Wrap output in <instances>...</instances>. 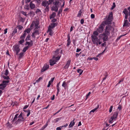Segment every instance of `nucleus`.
I'll use <instances>...</instances> for the list:
<instances>
[{"instance_id":"nucleus-23","label":"nucleus","mask_w":130,"mask_h":130,"mask_svg":"<svg viewBox=\"0 0 130 130\" xmlns=\"http://www.w3.org/2000/svg\"><path fill=\"white\" fill-rule=\"evenodd\" d=\"M68 39L67 40L68 43L67 44V46H68L70 44L71 40L70 39V37L69 35L68 36Z\"/></svg>"},{"instance_id":"nucleus-3","label":"nucleus","mask_w":130,"mask_h":130,"mask_svg":"<svg viewBox=\"0 0 130 130\" xmlns=\"http://www.w3.org/2000/svg\"><path fill=\"white\" fill-rule=\"evenodd\" d=\"M8 83V80L3 81L2 83L0 84V89L3 90Z\"/></svg>"},{"instance_id":"nucleus-7","label":"nucleus","mask_w":130,"mask_h":130,"mask_svg":"<svg viewBox=\"0 0 130 130\" xmlns=\"http://www.w3.org/2000/svg\"><path fill=\"white\" fill-rule=\"evenodd\" d=\"M104 25L103 23L100 25L99 27L97 29V31L99 33H102L103 31Z\"/></svg>"},{"instance_id":"nucleus-44","label":"nucleus","mask_w":130,"mask_h":130,"mask_svg":"<svg viewBox=\"0 0 130 130\" xmlns=\"http://www.w3.org/2000/svg\"><path fill=\"white\" fill-rule=\"evenodd\" d=\"M59 53V50H57L55 51V55L56 56Z\"/></svg>"},{"instance_id":"nucleus-35","label":"nucleus","mask_w":130,"mask_h":130,"mask_svg":"<svg viewBox=\"0 0 130 130\" xmlns=\"http://www.w3.org/2000/svg\"><path fill=\"white\" fill-rule=\"evenodd\" d=\"M23 110L25 112H27L28 113L27 116V117H28L30 113V110Z\"/></svg>"},{"instance_id":"nucleus-29","label":"nucleus","mask_w":130,"mask_h":130,"mask_svg":"<svg viewBox=\"0 0 130 130\" xmlns=\"http://www.w3.org/2000/svg\"><path fill=\"white\" fill-rule=\"evenodd\" d=\"M29 48V46H27L25 47L23 50V51L24 52H25Z\"/></svg>"},{"instance_id":"nucleus-64","label":"nucleus","mask_w":130,"mask_h":130,"mask_svg":"<svg viewBox=\"0 0 130 130\" xmlns=\"http://www.w3.org/2000/svg\"><path fill=\"white\" fill-rule=\"evenodd\" d=\"M61 128L60 126L59 127H58L56 128V130H62L61 129Z\"/></svg>"},{"instance_id":"nucleus-16","label":"nucleus","mask_w":130,"mask_h":130,"mask_svg":"<svg viewBox=\"0 0 130 130\" xmlns=\"http://www.w3.org/2000/svg\"><path fill=\"white\" fill-rule=\"evenodd\" d=\"M56 62L54 59H52L50 60V65L51 66H53L56 63Z\"/></svg>"},{"instance_id":"nucleus-25","label":"nucleus","mask_w":130,"mask_h":130,"mask_svg":"<svg viewBox=\"0 0 130 130\" xmlns=\"http://www.w3.org/2000/svg\"><path fill=\"white\" fill-rule=\"evenodd\" d=\"M56 15V13L55 12H53L52 14L50 16V19L52 18H54Z\"/></svg>"},{"instance_id":"nucleus-18","label":"nucleus","mask_w":130,"mask_h":130,"mask_svg":"<svg viewBox=\"0 0 130 130\" xmlns=\"http://www.w3.org/2000/svg\"><path fill=\"white\" fill-rule=\"evenodd\" d=\"M71 60H68L67 62V63L65 66L64 67L65 68H68L69 67L70 63Z\"/></svg>"},{"instance_id":"nucleus-42","label":"nucleus","mask_w":130,"mask_h":130,"mask_svg":"<svg viewBox=\"0 0 130 130\" xmlns=\"http://www.w3.org/2000/svg\"><path fill=\"white\" fill-rule=\"evenodd\" d=\"M47 32H49V35L51 36L52 35V29H48Z\"/></svg>"},{"instance_id":"nucleus-51","label":"nucleus","mask_w":130,"mask_h":130,"mask_svg":"<svg viewBox=\"0 0 130 130\" xmlns=\"http://www.w3.org/2000/svg\"><path fill=\"white\" fill-rule=\"evenodd\" d=\"M8 74V71L7 69H6V72L5 73H4L5 75L7 76Z\"/></svg>"},{"instance_id":"nucleus-45","label":"nucleus","mask_w":130,"mask_h":130,"mask_svg":"<svg viewBox=\"0 0 130 130\" xmlns=\"http://www.w3.org/2000/svg\"><path fill=\"white\" fill-rule=\"evenodd\" d=\"M17 28H18L19 29V30H20L22 29V28H23V27L22 26L20 25L19 26H17Z\"/></svg>"},{"instance_id":"nucleus-52","label":"nucleus","mask_w":130,"mask_h":130,"mask_svg":"<svg viewBox=\"0 0 130 130\" xmlns=\"http://www.w3.org/2000/svg\"><path fill=\"white\" fill-rule=\"evenodd\" d=\"M17 32V29L15 28L14 29L13 31V32L12 34L13 35H14V34L16 33Z\"/></svg>"},{"instance_id":"nucleus-48","label":"nucleus","mask_w":130,"mask_h":130,"mask_svg":"<svg viewBox=\"0 0 130 130\" xmlns=\"http://www.w3.org/2000/svg\"><path fill=\"white\" fill-rule=\"evenodd\" d=\"M118 109H119V110H121L122 109V106L121 105H119V106L117 108V111H118Z\"/></svg>"},{"instance_id":"nucleus-41","label":"nucleus","mask_w":130,"mask_h":130,"mask_svg":"<svg viewBox=\"0 0 130 130\" xmlns=\"http://www.w3.org/2000/svg\"><path fill=\"white\" fill-rule=\"evenodd\" d=\"M44 10L48 12V11L49 10L48 5H47V6H46V7L44 9Z\"/></svg>"},{"instance_id":"nucleus-31","label":"nucleus","mask_w":130,"mask_h":130,"mask_svg":"<svg viewBox=\"0 0 130 130\" xmlns=\"http://www.w3.org/2000/svg\"><path fill=\"white\" fill-rule=\"evenodd\" d=\"M123 12L125 15L128 14V11L127 10L126 8L124 9Z\"/></svg>"},{"instance_id":"nucleus-59","label":"nucleus","mask_w":130,"mask_h":130,"mask_svg":"<svg viewBox=\"0 0 130 130\" xmlns=\"http://www.w3.org/2000/svg\"><path fill=\"white\" fill-rule=\"evenodd\" d=\"M91 93V92H90L86 95V98L85 99L86 100L87 99L88 97L89 96V95H90Z\"/></svg>"},{"instance_id":"nucleus-39","label":"nucleus","mask_w":130,"mask_h":130,"mask_svg":"<svg viewBox=\"0 0 130 130\" xmlns=\"http://www.w3.org/2000/svg\"><path fill=\"white\" fill-rule=\"evenodd\" d=\"M93 36H98L99 35L98 32L97 31H94L93 33Z\"/></svg>"},{"instance_id":"nucleus-12","label":"nucleus","mask_w":130,"mask_h":130,"mask_svg":"<svg viewBox=\"0 0 130 130\" xmlns=\"http://www.w3.org/2000/svg\"><path fill=\"white\" fill-rule=\"evenodd\" d=\"M130 24L126 20L124 21V23L123 25V27H128L129 26Z\"/></svg>"},{"instance_id":"nucleus-46","label":"nucleus","mask_w":130,"mask_h":130,"mask_svg":"<svg viewBox=\"0 0 130 130\" xmlns=\"http://www.w3.org/2000/svg\"><path fill=\"white\" fill-rule=\"evenodd\" d=\"M61 119V118H57L56 119H55L54 120L55 121V122L56 123V122H57L58 121L60 120Z\"/></svg>"},{"instance_id":"nucleus-47","label":"nucleus","mask_w":130,"mask_h":130,"mask_svg":"<svg viewBox=\"0 0 130 130\" xmlns=\"http://www.w3.org/2000/svg\"><path fill=\"white\" fill-rule=\"evenodd\" d=\"M66 85V82L65 81H64L62 83V87H64V88H65Z\"/></svg>"},{"instance_id":"nucleus-34","label":"nucleus","mask_w":130,"mask_h":130,"mask_svg":"<svg viewBox=\"0 0 130 130\" xmlns=\"http://www.w3.org/2000/svg\"><path fill=\"white\" fill-rule=\"evenodd\" d=\"M22 39V40H21L19 41V43H20V44H22L23 43H24V39L23 38H21Z\"/></svg>"},{"instance_id":"nucleus-43","label":"nucleus","mask_w":130,"mask_h":130,"mask_svg":"<svg viewBox=\"0 0 130 130\" xmlns=\"http://www.w3.org/2000/svg\"><path fill=\"white\" fill-rule=\"evenodd\" d=\"M54 1V0H49L48 1L47 5H49L52 4V2H53Z\"/></svg>"},{"instance_id":"nucleus-60","label":"nucleus","mask_w":130,"mask_h":130,"mask_svg":"<svg viewBox=\"0 0 130 130\" xmlns=\"http://www.w3.org/2000/svg\"><path fill=\"white\" fill-rule=\"evenodd\" d=\"M62 11V9L61 8L59 9V11L58 12V14H60Z\"/></svg>"},{"instance_id":"nucleus-28","label":"nucleus","mask_w":130,"mask_h":130,"mask_svg":"<svg viewBox=\"0 0 130 130\" xmlns=\"http://www.w3.org/2000/svg\"><path fill=\"white\" fill-rule=\"evenodd\" d=\"M60 82L58 83L56 87H57V95L58 93L59 92V86Z\"/></svg>"},{"instance_id":"nucleus-17","label":"nucleus","mask_w":130,"mask_h":130,"mask_svg":"<svg viewBox=\"0 0 130 130\" xmlns=\"http://www.w3.org/2000/svg\"><path fill=\"white\" fill-rule=\"evenodd\" d=\"M105 32L103 33L102 35H106L108 36L110 34V31L108 30H106L105 29Z\"/></svg>"},{"instance_id":"nucleus-37","label":"nucleus","mask_w":130,"mask_h":130,"mask_svg":"<svg viewBox=\"0 0 130 130\" xmlns=\"http://www.w3.org/2000/svg\"><path fill=\"white\" fill-rule=\"evenodd\" d=\"M30 31L31 29L29 28H28L26 29L24 31L27 33L28 34L30 32Z\"/></svg>"},{"instance_id":"nucleus-2","label":"nucleus","mask_w":130,"mask_h":130,"mask_svg":"<svg viewBox=\"0 0 130 130\" xmlns=\"http://www.w3.org/2000/svg\"><path fill=\"white\" fill-rule=\"evenodd\" d=\"M119 111H117L115 112L113 116L111 117L109 120V123H112V121L113 120H116L117 118V117L118 115Z\"/></svg>"},{"instance_id":"nucleus-13","label":"nucleus","mask_w":130,"mask_h":130,"mask_svg":"<svg viewBox=\"0 0 130 130\" xmlns=\"http://www.w3.org/2000/svg\"><path fill=\"white\" fill-rule=\"evenodd\" d=\"M34 25H35V29H38L39 28V27L38 26L39 24V22L38 21H36L34 22Z\"/></svg>"},{"instance_id":"nucleus-30","label":"nucleus","mask_w":130,"mask_h":130,"mask_svg":"<svg viewBox=\"0 0 130 130\" xmlns=\"http://www.w3.org/2000/svg\"><path fill=\"white\" fill-rule=\"evenodd\" d=\"M24 54V53L22 52L21 53L19 54H18V55H19V59H21V58L23 57Z\"/></svg>"},{"instance_id":"nucleus-26","label":"nucleus","mask_w":130,"mask_h":130,"mask_svg":"<svg viewBox=\"0 0 130 130\" xmlns=\"http://www.w3.org/2000/svg\"><path fill=\"white\" fill-rule=\"evenodd\" d=\"M3 74L4 73H3V72H2L1 74V76L4 79H7V80H8V76H5Z\"/></svg>"},{"instance_id":"nucleus-8","label":"nucleus","mask_w":130,"mask_h":130,"mask_svg":"<svg viewBox=\"0 0 130 130\" xmlns=\"http://www.w3.org/2000/svg\"><path fill=\"white\" fill-rule=\"evenodd\" d=\"M25 120V119H22V118H18L17 121L14 122V123L16 125L18 124H22L23 123L24 121Z\"/></svg>"},{"instance_id":"nucleus-63","label":"nucleus","mask_w":130,"mask_h":130,"mask_svg":"<svg viewBox=\"0 0 130 130\" xmlns=\"http://www.w3.org/2000/svg\"><path fill=\"white\" fill-rule=\"evenodd\" d=\"M127 9L128 10L129 12H128V13L129 16H130V6Z\"/></svg>"},{"instance_id":"nucleus-10","label":"nucleus","mask_w":130,"mask_h":130,"mask_svg":"<svg viewBox=\"0 0 130 130\" xmlns=\"http://www.w3.org/2000/svg\"><path fill=\"white\" fill-rule=\"evenodd\" d=\"M49 68V64L48 63H47L44 65L42 69L41 70L42 72H44L46 70H47Z\"/></svg>"},{"instance_id":"nucleus-21","label":"nucleus","mask_w":130,"mask_h":130,"mask_svg":"<svg viewBox=\"0 0 130 130\" xmlns=\"http://www.w3.org/2000/svg\"><path fill=\"white\" fill-rule=\"evenodd\" d=\"M60 57V56H58L57 57H56L55 56H54L53 57V59H54L55 60L56 62H57V61L59 60Z\"/></svg>"},{"instance_id":"nucleus-11","label":"nucleus","mask_w":130,"mask_h":130,"mask_svg":"<svg viewBox=\"0 0 130 130\" xmlns=\"http://www.w3.org/2000/svg\"><path fill=\"white\" fill-rule=\"evenodd\" d=\"M57 24L58 23H51V25L49 26L48 29L52 30V29L54 28L56 26Z\"/></svg>"},{"instance_id":"nucleus-19","label":"nucleus","mask_w":130,"mask_h":130,"mask_svg":"<svg viewBox=\"0 0 130 130\" xmlns=\"http://www.w3.org/2000/svg\"><path fill=\"white\" fill-rule=\"evenodd\" d=\"M33 43H32V40L30 41V42H27L25 44L26 45L27 44H28V45L29 46V47H30L31 46L33 45Z\"/></svg>"},{"instance_id":"nucleus-55","label":"nucleus","mask_w":130,"mask_h":130,"mask_svg":"<svg viewBox=\"0 0 130 130\" xmlns=\"http://www.w3.org/2000/svg\"><path fill=\"white\" fill-rule=\"evenodd\" d=\"M42 77H40L36 81V83L39 82L42 79Z\"/></svg>"},{"instance_id":"nucleus-20","label":"nucleus","mask_w":130,"mask_h":130,"mask_svg":"<svg viewBox=\"0 0 130 130\" xmlns=\"http://www.w3.org/2000/svg\"><path fill=\"white\" fill-rule=\"evenodd\" d=\"M74 120L75 119H74L70 123V124L69 126V128L72 127L75 124V122H74Z\"/></svg>"},{"instance_id":"nucleus-57","label":"nucleus","mask_w":130,"mask_h":130,"mask_svg":"<svg viewBox=\"0 0 130 130\" xmlns=\"http://www.w3.org/2000/svg\"><path fill=\"white\" fill-rule=\"evenodd\" d=\"M113 5L112 6V8H111V9H113L116 7V5L115 4V3H113Z\"/></svg>"},{"instance_id":"nucleus-53","label":"nucleus","mask_w":130,"mask_h":130,"mask_svg":"<svg viewBox=\"0 0 130 130\" xmlns=\"http://www.w3.org/2000/svg\"><path fill=\"white\" fill-rule=\"evenodd\" d=\"M13 114H12L11 116H10V118H9V119L10 120H12V118H13Z\"/></svg>"},{"instance_id":"nucleus-58","label":"nucleus","mask_w":130,"mask_h":130,"mask_svg":"<svg viewBox=\"0 0 130 130\" xmlns=\"http://www.w3.org/2000/svg\"><path fill=\"white\" fill-rule=\"evenodd\" d=\"M62 109V107L58 111H57V112H56V113H55L54 115H55L56 114L58 113V112H59L60 111H61Z\"/></svg>"},{"instance_id":"nucleus-32","label":"nucleus","mask_w":130,"mask_h":130,"mask_svg":"<svg viewBox=\"0 0 130 130\" xmlns=\"http://www.w3.org/2000/svg\"><path fill=\"white\" fill-rule=\"evenodd\" d=\"M78 73H79V75H81L83 73V71L80 69H79L77 70Z\"/></svg>"},{"instance_id":"nucleus-5","label":"nucleus","mask_w":130,"mask_h":130,"mask_svg":"<svg viewBox=\"0 0 130 130\" xmlns=\"http://www.w3.org/2000/svg\"><path fill=\"white\" fill-rule=\"evenodd\" d=\"M22 114L23 113H22V112H21L20 115L18 117V114H17L16 115H15L13 120L12 121V123L17 120L18 117V118H22V119H23L24 118L22 117Z\"/></svg>"},{"instance_id":"nucleus-40","label":"nucleus","mask_w":130,"mask_h":130,"mask_svg":"<svg viewBox=\"0 0 130 130\" xmlns=\"http://www.w3.org/2000/svg\"><path fill=\"white\" fill-rule=\"evenodd\" d=\"M30 36L29 35H28L27 36L26 38L25 39V41H29L30 40Z\"/></svg>"},{"instance_id":"nucleus-33","label":"nucleus","mask_w":130,"mask_h":130,"mask_svg":"<svg viewBox=\"0 0 130 130\" xmlns=\"http://www.w3.org/2000/svg\"><path fill=\"white\" fill-rule=\"evenodd\" d=\"M99 104H98V105H97V107L96 108H94V109H93L92 110H91L90 111V113L91 112H94L96 110L98 109V108H99Z\"/></svg>"},{"instance_id":"nucleus-49","label":"nucleus","mask_w":130,"mask_h":130,"mask_svg":"<svg viewBox=\"0 0 130 130\" xmlns=\"http://www.w3.org/2000/svg\"><path fill=\"white\" fill-rule=\"evenodd\" d=\"M34 21L32 22V23L31 24L30 27L31 28V29H32L33 27L34 26Z\"/></svg>"},{"instance_id":"nucleus-38","label":"nucleus","mask_w":130,"mask_h":130,"mask_svg":"<svg viewBox=\"0 0 130 130\" xmlns=\"http://www.w3.org/2000/svg\"><path fill=\"white\" fill-rule=\"evenodd\" d=\"M24 33L23 35L21 36L20 38H25V37L26 35V32H25L24 31Z\"/></svg>"},{"instance_id":"nucleus-61","label":"nucleus","mask_w":130,"mask_h":130,"mask_svg":"<svg viewBox=\"0 0 130 130\" xmlns=\"http://www.w3.org/2000/svg\"><path fill=\"white\" fill-rule=\"evenodd\" d=\"M57 21V19H54L52 20L51 21V22L53 23H54L55 22H56Z\"/></svg>"},{"instance_id":"nucleus-24","label":"nucleus","mask_w":130,"mask_h":130,"mask_svg":"<svg viewBox=\"0 0 130 130\" xmlns=\"http://www.w3.org/2000/svg\"><path fill=\"white\" fill-rule=\"evenodd\" d=\"M103 36H104L103 38V41L104 42L106 41H107L108 40V36H107L106 35H103Z\"/></svg>"},{"instance_id":"nucleus-4","label":"nucleus","mask_w":130,"mask_h":130,"mask_svg":"<svg viewBox=\"0 0 130 130\" xmlns=\"http://www.w3.org/2000/svg\"><path fill=\"white\" fill-rule=\"evenodd\" d=\"M20 46L19 45H15L13 46V50L15 52L16 55H18V54L20 50L19 48Z\"/></svg>"},{"instance_id":"nucleus-50","label":"nucleus","mask_w":130,"mask_h":130,"mask_svg":"<svg viewBox=\"0 0 130 130\" xmlns=\"http://www.w3.org/2000/svg\"><path fill=\"white\" fill-rule=\"evenodd\" d=\"M21 13L22 14L24 15L26 17L27 16V15L26 14V12H24L23 11H22Z\"/></svg>"},{"instance_id":"nucleus-1","label":"nucleus","mask_w":130,"mask_h":130,"mask_svg":"<svg viewBox=\"0 0 130 130\" xmlns=\"http://www.w3.org/2000/svg\"><path fill=\"white\" fill-rule=\"evenodd\" d=\"M113 19V13L111 12H110L107 18L104 19L105 20L103 22V23L106 25H109V24H111V22Z\"/></svg>"},{"instance_id":"nucleus-62","label":"nucleus","mask_w":130,"mask_h":130,"mask_svg":"<svg viewBox=\"0 0 130 130\" xmlns=\"http://www.w3.org/2000/svg\"><path fill=\"white\" fill-rule=\"evenodd\" d=\"M106 45V42H104V43H103L101 44V46H105Z\"/></svg>"},{"instance_id":"nucleus-36","label":"nucleus","mask_w":130,"mask_h":130,"mask_svg":"<svg viewBox=\"0 0 130 130\" xmlns=\"http://www.w3.org/2000/svg\"><path fill=\"white\" fill-rule=\"evenodd\" d=\"M53 4L55 6H57L59 4H61V3L59 1H56L55 2L53 3Z\"/></svg>"},{"instance_id":"nucleus-54","label":"nucleus","mask_w":130,"mask_h":130,"mask_svg":"<svg viewBox=\"0 0 130 130\" xmlns=\"http://www.w3.org/2000/svg\"><path fill=\"white\" fill-rule=\"evenodd\" d=\"M113 107V106L112 105L111 106L109 110V112H111L112 111Z\"/></svg>"},{"instance_id":"nucleus-14","label":"nucleus","mask_w":130,"mask_h":130,"mask_svg":"<svg viewBox=\"0 0 130 130\" xmlns=\"http://www.w3.org/2000/svg\"><path fill=\"white\" fill-rule=\"evenodd\" d=\"M48 3V1L46 0H44L42 2L41 4L42 6L45 7L46 6H47Z\"/></svg>"},{"instance_id":"nucleus-27","label":"nucleus","mask_w":130,"mask_h":130,"mask_svg":"<svg viewBox=\"0 0 130 130\" xmlns=\"http://www.w3.org/2000/svg\"><path fill=\"white\" fill-rule=\"evenodd\" d=\"M52 11H55L56 12H57L58 10V8L57 6H55L53 8H52L51 9Z\"/></svg>"},{"instance_id":"nucleus-9","label":"nucleus","mask_w":130,"mask_h":130,"mask_svg":"<svg viewBox=\"0 0 130 130\" xmlns=\"http://www.w3.org/2000/svg\"><path fill=\"white\" fill-rule=\"evenodd\" d=\"M34 32L32 33L31 35V36L35 38V35H39V33L38 29H34Z\"/></svg>"},{"instance_id":"nucleus-15","label":"nucleus","mask_w":130,"mask_h":130,"mask_svg":"<svg viewBox=\"0 0 130 130\" xmlns=\"http://www.w3.org/2000/svg\"><path fill=\"white\" fill-rule=\"evenodd\" d=\"M113 29V28L112 26L110 25H107L105 29L106 30H108L110 31L112 29Z\"/></svg>"},{"instance_id":"nucleus-6","label":"nucleus","mask_w":130,"mask_h":130,"mask_svg":"<svg viewBox=\"0 0 130 130\" xmlns=\"http://www.w3.org/2000/svg\"><path fill=\"white\" fill-rule=\"evenodd\" d=\"M91 38L92 41L94 44H96V42H98L99 41V39H98L96 36L92 35Z\"/></svg>"},{"instance_id":"nucleus-56","label":"nucleus","mask_w":130,"mask_h":130,"mask_svg":"<svg viewBox=\"0 0 130 130\" xmlns=\"http://www.w3.org/2000/svg\"><path fill=\"white\" fill-rule=\"evenodd\" d=\"M124 80V78H123L122 79H121V80H120L118 83L116 85V86L117 85H118L120 84V83L122 82H123Z\"/></svg>"},{"instance_id":"nucleus-22","label":"nucleus","mask_w":130,"mask_h":130,"mask_svg":"<svg viewBox=\"0 0 130 130\" xmlns=\"http://www.w3.org/2000/svg\"><path fill=\"white\" fill-rule=\"evenodd\" d=\"M29 7L31 9H32L35 8V5L33 4L32 2H31L29 4Z\"/></svg>"}]
</instances>
